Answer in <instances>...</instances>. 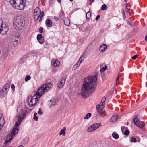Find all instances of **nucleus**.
I'll return each instance as SVG.
<instances>
[{"label": "nucleus", "instance_id": "nucleus-50", "mask_svg": "<svg viewBox=\"0 0 147 147\" xmlns=\"http://www.w3.org/2000/svg\"><path fill=\"white\" fill-rule=\"evenodd\" d=\"M145 39L146 40L147 42V34L146 35L145 37Z\"/></svg>", "mask_w": 147, "mask_h": 147}, {"label": "nucleus", "instance_id": "nucleus-41", "mask_svg": "<svg viewBox=\"0 0 147 147\" xmlns=\"http://www.w3.org/2000/svg\"><path fill=\"white\" fill-rule=\"evenodd\" d=\"M39 30L40 32L42 33L43 32V28L42 27H40L39 29Z\"/></svg>", "mask_w": 147, "mask_h": 147}, {"label": "nucleus", "instance_id": "nucleus-14", "mask_svg": "<svg viewBox=\"0 0 147 147\" xmlns=\"http://www.w3.org/2000/svg\"><path fill=\"white\" fill-rule=\"evenodd\" d=\"M4 124V120L3 117L1 114H0V130Z\"/></svg>", "mask_w": 147, "mask_h": 147}, {"label": "nucleus", "instance_id": "nucleus-7", "mask_svg": "<svg viewBox=\"0 0 147 147\" xmlns=\"http://www.w3.org/2000/svg\"><path fill=\"white\" fill-rule=\"evenodd\" d=\"M44 12L41 11L39 7L36 8L34 10V19L35 20H37L39 19L40 16L39 21H41L42 18L44 16Z\"/></svg>", "mask_w": 147, "mask_h": 147}, {"label": "nucleus", "instance_id": "nucleus-16", "mask_svg": "<svg viewBox=\"0 0 147 147\" xmlns=\"http://www.w3.org/2000/svg\"><path fill=\"white\" fill-rule=\"evenodd\" d=\"M107 46L105 44L102 45L100 47L99 50L100 52H104L107 48Z\"/></svg>", "mask_w": 147, "mask_h": 147}, {"label": "nucleus", "instance_id": "nucleus-42", "mask_svg": "<svg viewBox=\"0 0 147 147\" xmlns=\"http://www.w3.org/2000/svg\"><path fill=\"white\" fill-rule=\"evenodd\" d=\"M100 16L99 15H98L96 17L95 19L96 20H98V19L100 18Z\"/></svg>", "mask_w": 147, "mask_h": 147}, {"label": "nucleus", "instance_id": "nucleus-57", "mask_svg": "<svg viewBox=\"0 0 147 147\" xmlns=\"http://www.w3.org/2000/svg\"><path fill=\"white\" fill-rule=\"evenodd\" d=\"M146 86H147V85L146 84Z\"/></svg>", "mask_w": 147, "mask_h": 147}, {"label": "nucleus", "instance_id": "nucleus-29", "mask_svg": "<svg viewBox=\"0 0 147 147\" xmlns=\"http://www.w3.org/2000/svg\"><path fill=\"white\" fill-rule=\"evenodd\" d=\"M130 141L132 142H136V140L135 138L132 137L131 138Z\"/></svg>", "mask_w": 147, "mask_h": 147}, {"label": "nucleus", "instance_id": "nucleus-32", "mask_svg": "<svg viewBox=\"0 0 147 147\" xmlns=\"http://www.w3.org/2000/svg\"><path fill=\"white\" fill-rule=\"evenodd\" d=\"M38 114L40 115H43V113L41 111V109L40 108H39V110L38 111Z\"/></svg>", "mask_w": 147, "mask_h": 147}, {"label": "nucleus", "instance_id": "nucleus-28", "mask_svg": "<svg viewBox=\"0 0 147 147\" xmlns=\"http://www.w3.org/2000/svg\"><path fill=\"white\" fill-rule=\"evenodd\" d=\"M107 69V67L106 66H105V67H103L101 68L100 71L101 72H103L105 71Z\"/></svg>", "mask_w": 147, "mask_h": 147}, {"label": "nucleus", "instance_id": "nucleus-36", "mask_svg": "<svg viewBox=\"0 0 147 147\" xmlns=\"http://www.w3.org/2000/svg\"><path fill=\"white\" fill-rule=\"evenodd\" d=\"M84 58L81 57L80 59H79V60L78 61V62H79V63H80L81 64V63L84 61Z\"/></svg>", "mask_w": 147, "mask_h": 147}, {"label": "nucleus", "instance_id": "nucleus-23", "mask_svg": "<svg viewBox=\"0 0 147 147\" xmlns=\"http://www.w3.org/2000/svg\"><path fill=\"white\" fill-rule=\"evenodd\" d=\"M112 137L115 139H117L119 138V135L115 132L113 133L112 134Z\"/></svg>", "mask_w": 147, "mask_h": 147}, {"label": "nucleus", "instance_id": "nucleus-21", "mask_svg": "<svg viewBox=\"0 0 147 147\" xmlns=\"http://www.w3.org/2000/svg\"><path fill=\"white\" fill-rule=\"evenodd\" d=\"M91 13L90 11L87 12L86 14V19L88 21L90 20L91 17Z\"/></svg>", "mask_w": 147, "mask_h": 147}, {"label": "nucleus", "instance_id": "nucleus-22", "mask_svg": "<svg viewBox=\"0 0 147 147\" xmlns=\"http://www.w3.org/2000/svg\"><path fill=\"white\" fill-rule=\"evenodd\" d=\"M59 63L60 62L57 60H56L54 62L53 65L54 67H57L59 65Z\"/></svg>", "mask_w": 147, "mask_h": 147}, {"label": "nucleus", "instance_id": "nucleus-11", "mask_svg": "<svg viewBox=\"0 0 147 147\" xmlns=\"http://www.w3.org/2000/svg\"><path fill=\"white\" fill-rule=\"evenodd\" d=\"M133 121L135 125L141 129L144 130L145 129L144 126V125H141L140 121H138L136 116H135Z\"/></svg>", "mask_w": 147, "mask_h": 147}, {"label": "nucleus", "instance_id": "nucleus-26", "mask_svg": "<svg viewBox=\"0 0 147 147\" xmlns=\"http://www.w3.org/2000/svg\"><path fill=\"white\" fill-rule=\"evenodd\" d=\"M43 38V36L42 34H40L38 35L37 37V38L38 40H41Z\"/></svg>", "mask_w": 147, "mask_h": 147}, {"label": "nucleus", "instance_id": "nucleus-24", "mask_svg": "<svg viewBox=\"0 0 147 147\" xmlns=\"http://www.w3.org/2000/svg\"><path fill=\"white\" fill-rule=\"evenodd\" d=\"M121 76V74H119L118 76L116 78V85L115 86H117L118 83L119 82V78Z\"/></svg>", "mask_w": 147, "mask_h": 147}, {"label": "nucleus", "instance_id": "nucleus-51", "mask_svg": "<svg viewBox=\"0 0 147 147\" xmlns=\"http://www.w3.org/2000/svg\"><path fill=\"white\" fill-rule=\"evenodd\" d=\"M126 127H124V126H122V127H121V130H123V128H125Z\"/></svg>", "mask_w": 147, "mask_h": 147}, {"label": "nucleus", "instance_id": "nucleus-1", "mask_svg": "<svg viewBox=\"0 0 147 147\" xmlns=\"http://www.w3.org/2000/svg\"><path fill=\"white\" fill-rule=\"evenodd\" d=\"M97 80V75L88 76L85 79L80 93L81 95L83 98H86L90 94L92 93L93 90H92L96 87Z\"/></svg>", "mask_w": 147, "mask_h": 147}, {"label": "nucleus", "instance_id": "nucleus-34", "mask_svg": "<svg viewBox=\"0 0 147 147\" xmlns=\"http://www.w3.org/2000/svg\"><path fill=\"white\" fill-rule=\"evenodd\" d=\"M39 42L41 44H43L44 42V38H42L41 40H38Z\"/></svg>", "mask_w": 147, "mask_h": 147}, {"label": "nucleus", "instance_id": "nucleus-8", "mask_svg": "<svg viewBox=\"0 0 147 147\" xmlns=\"http://www.w3.org/2000/svg\"><path fill=\"white\" fill-rule=\"evenodd\" d=\"M20 35L18 32L13 34L12 36V41H11V44L14 46L17 45L18 43L20 42Z\"/></svg>", "mask_w": 147, "mask_h": 147}, {"label": "nucleus", "instance_id": "nucleus-33", "mask_svg": "<svg viewBox=\"0 0 147 147\" xmlns=\"http://www.w3.org/2000/svg\"><path fill=\"white\" fill-rule=\"evenodd\" d=\"M64 16V12L63 11H62L60 13V14L59 15V17L60 18H61Z\"/></svg>", "mask_w": 147, "mask_h": 147}, {"label": "nucleus", "instance_id": "nucleus-38", "mask_svg": "<svg viewBox=\"0 0 147 147\" xmlns=\"http://www.w3.org/2000/svg\"><path fill=\"white\" fill-rule=\"evenodd\" d=\"M78 67V66H77L76 65H75L73 66V68L74 70H75L77 69Z\"/></svg>", "mask_w": 147, "mask_h": 147}, {"label": "nucleus", "instance_id": "nucleus-18", "mask_svg": "<svg viewBox=\"0 0 147 147\" xmlns=\"http://www.w3.org/2000/svg\"><path fill=\"white\" fill-rule=\"evenodd\" d=\"M66 130V128L65 127H63L60 131L59 132V135L60 136L63 135L64 136L65 135L66 133L65 131Z\"/></svg>", "mask_w": 147, "mask_h": 147}, {"label": "nucleus", "instance_id": "nucleus-56", "mask_svg": "<svg viewBox=\"0 0 147 147\" xmlns=\"http://www.w3.org/2000/svg\"><path fill=\"white\" fill-rule=\"evenodd\" d=\"M126 2H127V0H124Z\"/></svg>", "mask_w": 147, "mask_h": 147}, {"label": "nucleus", "instance_id": "nucleus-31", "mask_svg": "<svg viewBox=\"0 0 147 147\" xmlns=\"http://www.w3.org/2000/svg\"><path fill=\"white\" fill-rule=\"evenodd\" d=\"M107 8V6L105 4H103L102 5L101 9L102 10H105Z\"/></svg>", "mask_w": 147, "mask_h": 147}, {"label": "nucleus", "instance_id": "nucleus-43", "mask_svg": "<svg viewBox=\"0 0 147 147\" xmlns=\"http://www.w3.org/2000/svg\"><path fill=\"white\" fill-rule=\"evenodd\" d=\"M126 8L127 10L129 11L130 9V7L129 6H126Z\"/></svg>", "mask_w": 147, "mask_h": 147}, {"label": "nucleus", "instance_id": "nucleus-39", "mask_svg": "<svg viewBox=\"0 0 147 147\" xmlns=\"http://www.w3.org/2000/svg\"><path fill=\"white\" fill-rule=\"evenodd\" d=\"M11 88H12V89L13 91L14 90V89L15 88V86L13 84H11Z\"/></svg>", "mask_w": 147, "mask_h": 147}, {"label": "nucleus", "instance_id": "nucleus-53", "mask_svg": "<svg viewBox=\"0 0 147 147\" xmlns=\"http://www.w3.org/2000/svg\"><path fill=\"white\" fill-rule=\"evenodd\" d=\"M58 0V2L59 3H60L61 2V0Z\"/></svg>", "mask_w": 147, "mask_h": 147}, {"label": "nucleus", "instance_id": "nucleus-3", "mask_svg": "<svg viewBox=\"0 0 147 147\" xmlns=\"http://www.w3.org/2000/svg\"><path fill=\"white\" fill-rule=\"evenodd\" d=\"M53 84L51 83H45L38 89L34 96H29L28 102L29 106L33 107L35 105L38 101L39 98L38 96L40 98L45 92H47L52 88Z\"/></svg>", "mask_w": 147, "mask_h": 147}, {"label": "nucleus", "instance_id": "nucleus-12", "mask_svg": "<svg viewBox=\"0 0 147 147\" xmlns=\"http://www.w3.org/2000/svg\"><path fill=\"white\" fill-rule=\"evenodd\" d=\"M8 29V27L6 26L5 24H3L0 27V33L3 35L5 34Z\"/></svg>", "mask_w": 147, "mask_h": 147}, {"label": "nucleus", "instance_id": "nucleus-9", "mask_svg": "<svg viewBox=\"0 0 147 147\" xmlns=\"http://www.w3.org/2000/svg\"><path fill=\"white\" fill-rule=\"evenodd\" d=\"M101 126V123H97L92 124L87 129V131L91 132L94 131Z\"/></svg>", "mask_w": 147, "mask_h": 147}, {"label": "nucleus", "instance_id": "nucleus-15", "mask_svg": "<svg viewBox=\"0 0 147 147\" xmlns=\"http://www.w3.org/2000/svg\"><path fill=\"white\" fill-rule=\"evenodd\" d=\"M118 118V115L117 114L114 115L111 117V122L112 123H115L117 122Z\"/></svg>", "mask_w": 147, "mask_h": 147}, {"label": "nucleus", "instance_id": "nucleus-46", "mask_svg": "<svg viewBox=\"0 0 147 147\" xmlns=\"http://www.w3.org/2000/svg\"><path fill=\"white\" fill-rule=\"evenodd\" d=\"M94 0H89V1L90 2V3H89L90 5H91Z\"/></svg>", "mask_w": 147, "mask_h": 147}, {"label": "nucleus", "instance_id": "nucleus-30", "mask_svg": "<svg viewBox=\"0 0 147 147\" xmlns=\"http://www.w3.org/2000/svg\"><path fill=\"white\" fill-rule=\"evenodd\" d=\"M31 79V77L29 75L27 76L25 78V81H28Z\"/></svg>", "mask_w": 147, "mask_h": 147}, {"label": "nucleus", "instance_id": "nucleus-25", "mask_svg": "<svg viewBox=\"0 0 147 147\" xmlns=\"http://www.w3.org/2000/svg\"><path fill=\"white\" fill-rule=\"evenodd\" d=\"M91 114L90 113H89L86 115V116L84 117V119H88L89 118L91 117Z\"/></svg>", "mask_w": 147, "mask_h": 147}, {"label": "nucleus", "instance_id": "nucleus-52", "mask_svg": "<svg viewBox=\"0 0 147 147\" xmlns=\"http://www.w3.org/2000/svg\"><path fill=\"white\" fill-rule=\"evenodd\" d=\"M18 147H24L22 145H20Z\"/></svg>", "mask_w": 147, "mask_h": 147}, {"label": "nucleus", "instance_id": "nucleus-54", "mask_svg": "<svg viewBox=\"0 0 147 147\" xmlns=\"http://www.w3.org/2000/svg\"><path fill=\"white\" fill-rule=\"evenodd\" d=\"M5 144H4V145L1 147H6L5 146Z\"/></svg>", "mask_w": 147, "mask_h": 147}, {"label": "nucleus", "instance_id": "nucleus-17", "mask_svg": "<svg viewBox=\"0 0 147 147\" xmlns=\"http://www.w3.org/2000/svg\"><path fill=\"white\" fill-rule=\"evenodd\" d=\"M56 104V100L54 99H52L50 100L49 102V106L51 108Z\"/></svg>", "mask_w": 147, "mask_h": 147}, {"label": "nucleus", "instance_id": "nucleus-37", "mask_svg": "<svg viewBox=\"0 0 147 147\" xmlns=\"http://www.w3.org/2000/svg\"><path fill=\"white\" fill-rule=\"evenodd\" d=\"M138 55H135L133 56L132 57V58L133 59L135 60V59L137 58L138 57Z\"/></svg>", "mask_w": 147, "mask_h": 147}, {"label": "nucleus", "instance_id": "nucleus-44", "mask_svg": "<svg viewBox=\"0 0 147 147\" xmlns=\"http://www.w3.org/2000/svg\"><path fill=\"white\" fill-rule=\"evenodd\" d=\"M75 65L77 66H78V67H79L80 65V63H79V62L78 61L75 64Z\"/></svg>", "mask_w": 147, "mask_h": 147}, {"label": "nucleus", "instance_id": "nucleus-10", "mask_svg": "<svg viewBox=\"0 0 147 147\" xmlns=\"http://www.w3.org/2000/svg\"><path fill=\"white\" fill-rule=\"evenodd\" d=\"M10 85L8 84H5L0 91V96L3 97L6 95L10 88Z\"/></svg>", "mask_w": 147, "mask_h": 147}, {"label": "nucleus", "instance_id": "nucleus-20", "mask_svg": "<svg viewBox=\"0 0 147 147\" xmlns=\"http://www.w3.org/2000/svg\"><path fill=\"white\" fill-rule=\"evenodd\" d=\"M46 25L48 27H50L52 25V23L51 20L49 19H47L46 21Z\"/></svg>", "mask_w": 147, "mask_h": 147}, {"label": "nucleus", "instance_id": "nucleus-47", "mask_svg": "<svg viewBox=\"0 0 147 147\" xmlns=\"http://www.w3.org/2000/svg\"><path fill=\"white\" fill-rule=\"evenodd\" d=\"M54 19H55V20L57 21L58 20V18H57L55 16H54Z\"/></svg>", "mask_w": 147, "mask_h": 147}, {"label": "nucleus", "instance_id": "nucleus-35", "mask_svg": "<svg viewBox=\"0 0 147 147\" xmlns=\"http://www.w3.org/2000/svg\"><path fill=\"white\" fill-rule=\"evenodd\" d=\"M129 134V131L128 130H126L124 134L125 135H128Z\"/></svg>", "mask_w": 147, "mask_h": 147}, {"label": "nucleus", "instance_id": "nucleus-19", "mask_svg": "<svg viewBox=\"0 0 147 147\" xmlns=\"http://www.w3.org/2000/svg\"><path fill=\"white\" fill-rule=\"evenodd\" d=\"M64 23L65 25L69 26L70 25V20L68 18H65L64 20Z\"/></svg>", "mask_w": 147, "mask_h": 147}, {"label": "nucleus", "instance_id": "nucleus-5", "mask_svg": "<svg viewBox=\"0 0 147 147\" xmlns=\"http://www.w3.org/2000/svg\"><path fill=\"white\" fill-rule=\"evenodd\" d=\"M106 100V98L103 97L101 101L100 104H98L96 106V109L98 114L102 117H104L105 116V111L103 108L104 107L105 102Z\"/></svg>", "mask_w": 147, "mask_h": 147}, {"label": "nucleus", "instance_id": "nucleus-55", "mask_svg": "<svg viewBox=\"0 0 147 147\" xmlns=\"http://www.w3.org/2000/svg\"><path fill=\"white\" fill-rule=\"evenodd\" d=\"M70 1H73V0H69Z\"/></svg>", "mask_w": 147, "mask_h": 147}, {"label": "nucleus", "instance_id": "nucleus-49", "mask_svg": "<svg viewBox=\"0 0 147 147\" xmlns=\"http://www.w3.org/2000/svg\"><path fill=\"white\" fill-rule=\"evenodd\" d=\"M123 18L125 20V15H123Z\"/></svg>", "mask_w": 147, "mask_h": 147}, {"label": "nucleus", "instance_id": "nucleus-4", "mask_svg": "<svg viewBox=\"0 0 147 147\" xmlns=\"http://www.w3.org/2000/svg\"><path fill=\"white\" fill-rule=\"evenodd\" d=\"M11 4L15 9L22 10L26 6V4L24 0H10Z\"/></svg>", "mask_w": 147, "mask_h": 147}, {"label": "nucleus", "instance_id": "nucleus-45", "mask_svg": "<svg viewBox=\"0 0 147 147\" xmlns=\"http://www.w3.org/2000/svg\"><path fill=\"white\" fill-rule=\"evenodd\" d=\"M123 15H125V13L124 12V10L123 9H122V11H121Z\"/></svg>", "mask_w": 147, "mask_h": 147}, {"label": "nucleus", "instance_id": "nucleus-27", "mask_svg": "<svg viewBox=\"0 0 147 147\" xmlns=\"http://www.w3.org/2000/svg\"><path fill=\"white\" fill-rule=\"evenodd\" d=\"M37 113H35L34 115V118L33 119L35 120L36 121H37L38 120V117L36 116L37 115Z\"/></svg>", "mask_w": 147, "mask_h": 147}, {"label": "nucleus", "instance_id": "nucleus-2", "mask_svg": "<svg viewBox=\"0 0 147 147\" xmlns=\"http://www.w3.org/2000/svg\"><path fill=\"white\" fill-rule=\"evenodd\" d=\"M17 117L18 121L15 122L13 129L10 132V134L7 137L6 140L4 144H8L10 143L12 139V137L16 134L19 130L18 127L20 125L21 123L28 114V113L25 110H22V106L19 105L17 108Z\"/></svg>", "mask_w": 147, "mask_h": 147}, {"label": "nucleus", "instance_id": "nucleus-6", "mask_svg": "<svg viewBox=\"0 0 147 147\" xmlns=\"http://www.w3.org/2000/svg\"><path fill=\"white\" fill-rule=\"evenodd\" d=\"M24 20L22 17L18 16L16 17L13 22L15 28L19 29H22L24 26Z\"/></svg>", "mask_w": 147, "mask_h": 147}, {"label": "nucleus", "instance_id": "nucleus-40", "mask_svg": "<svg viewBox=\"0 0 147 147\" xmlns=\"http://www.w3.org/2000/svg\"><path fill=\"white\" fill-rule=\"evenodd\" d=\"M3 24V21L0 18V27Z\"/></svg>", "mask_w": 147, "mask_h": 147}, {"label": "nucleus", "instance_id": "nucleus-48", "mask_svg": "<svg viewBox=\"0 0 147 147\" xmlns=\"http://www.w3.org/2000/svg\"><path fill=\"white\" fill-rule=\"evenodd\" d=\"M127 24H128V25H130V26H131V25L130 24V22L129 21H127Z\"/></svg>", "mask_w": 147, "mask_h": 147}, {"label": "nucleus", "instance_id": "nucleus-13", "mask_svg": "<svg viewBox=\"0 0 147 147\" xmlns=\"http://www.w3.org/2000/svg\"><path fill=\"white\" fill-rule=\"evenodd\" d=\"M65 80L66 79L65 78H62L60 82L57 84V87L59 88H63L65 83Z\"/></svg>", "mask_w": 147, "mask_h": 147}]
</instances>
